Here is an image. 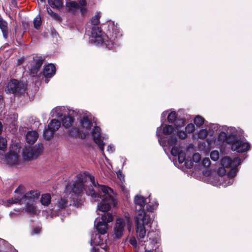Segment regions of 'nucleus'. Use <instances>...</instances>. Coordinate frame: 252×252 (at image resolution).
<instances>
[{"label": "nucleus", "mask_w": 252, "mask_h": 252, "mask_svg": "<svg viewBox=\"0 0 252 252\" xmlns=\"http://www.w3.org/2000/svg\"><path fill=\"white\" fill-rule=\"evenodd\" d=\"M65 190L70 198L81 196L85 190L87 195L91 196L92 200L98 202L97 209L101 212L109 210L111 205H115V200L110 194L113 190L99 185L95 182L94 177L88 172L77 175L72 184L66 186Z\"/></svg>", "instance_id": "obj_1"}, {"label": "nucleus", "mask_w": 252, "mask_h": 252, "mask_svg": "<svg viewBox=\"0 0 252 252\" xmlns=\"http://www.w3.org/2000/svg\"><path fill=\"white\" fill-rule=\"evenodd\" d=\"M23 186L20 185L14 191V197L7 200V206L12 204H25L23 210L30 214L36 212L35 201L40 196V192L37 190H32L25 192Z\"/></svg>", "instance_id": "obj_2"}, {"label": "nucleus", "mask_w": 252, "mask_h": 252, "mask_svg": "<svg viewBox=\"0 0 252 252\" xmlns=\"http://www.w3.org/2000/svg\"><path fill=\"white\" fill-rule=\"evenodd\" d=\"M134 203L137 208V213L135 217L136 232L138 239L144 241L145 233H146L145 225L151 226L152 219L150 215L147 214L143 209L146 204V199L141 195H136L134 198Z\"/></svg>", "instance_id": "obj_3"}, {"label": "nucleus", "mask_w": 252, "mask_h": 252, "mask_svg": "<svg viewBox=\"0 0 252 252\" xmlns=\"http://www.w3.org/2000/svg\"><path fill=\"white\" fill-rule=\"evenodd\" d=\"M109 33H107L106 38L103 37L101 39V42H98V43H104L106 47L109 49H113L120 45L119 39L121 37L122 34L117 26L113 25L112 31L109 29Z\"/></svg>", "instance_id": "obj_4"}, {"label": "nucleus", "mask_w": 252, "mask_h": 252, "mask_svg": "<svg viewBox=\"0 0 252 252\" xmlns=\"http://www.w3.org/2000/svg\"><path fill=\"white\" fill-rule=\"evenodd\" d=\"M43 150L42 144H37L33 147H25L23 150V156L26 160H31L36 158L41 154Z\"/></svg>", "instance_id": "obj_5"}, {"label": "nucleus", "mask_w": 252, "mask_h": 252, "mask_svg": "<svg viewBox=\"0 0 252 252\" xmlns=\"http://www.w3.org/2000/svg\"><path fill=\"white\" fill-rule=\"evenodd\" d=\"M108 210H107L108 211ZM104 212V214L101 215L102 221H98L96 225V228L99 234L104 235L107 233L108 229V222L113 221V216L111 213Z\"/></svg>", "instance_id": "obj_6"}, {"label": "nucleus", "mask_w": 252, "mask_h": 252, "mask_svg": "<svg viewBox=\"0 0 252 252\" xmlns=\"http://www.w3.org/2000/svg\"><path fill=\"white\" fill-rule=\"evenodd\" d=\"M25 86L23 83L16 79H12L6 85V93L21 94L24 93Z\"/></svg>", "instance_id": "obj_7"}, {"label": "nucleus", "mask_w": 252, "mask_h": 252, "mask_svg": "<svg viewBox=\"0 0 252 252\" xmlns=\"http://www.w3.org/2000/svg\"><path fill=\"white\" fill-rule=\"evenodd\" d=\"M238 132L236 133L234 139L232 140L231 145V149L232 151H236L238 153H243L248 150L250 147V144L244 141L241 138H239L237 136Z\"/></svg>", "instance_id": "obj_8"}, {"label": "nucleus", "mask_w": 252, "mask_h": 252, "mask_svg": "<svg viewBox=\"0 0 252 252\" xmlns=\"http://www.w3.org/2000/svg\"><path fill=\"white\" fill-rule=\"evenodd\" d=\"M91 133L94 141L98 145L100 150L102 152H103L104 143L103 140L104 139V137L101 136L100 128L97 126H94L93 129Z\"/></svg>", "instance_id": "obj_9"}, {"label": "nucleus", "mask_w": 252, "mask_h": 252, "mask_svg": "<svg viewBox=\"0 0 252 252\" xmlns=\"http://www.w3.org/2000/svg\"><path fill=\"white\" fill-rule=\"evenodd\" d=\"M228 130L229 132L227 131L228 133L224 131H221L220 133L218 135V139L219 141L225 142L229 144L232 143V140L234 139V136L236 133H237V130L234 127L230 128Z\"/></svg>", "instance_id": "obj_10"}, {"label": "nucleus", "mask_w": 252, "mask_h": 252, "mask_svg": "<svg viewBox=\"0 0 252 252\" xmlns=\"http://www.w3.org/2000/svg\"><path fill=\"white\" fill-rule=\"evenodd\" d=\"M241 163V159L238 157H236L232 159L229 157H225L221 159V164L223 168L237 167Z\"/></svg>", "instance_id": "obj_11"}, {"label": "nucleus", "mask_w": 252, "mask_h": 252, "mask_svg": "<svg viewBox=\"0 0 252 252\" xmlns=\"http://www.w3.org/2000/svg\"><path fill=\"white\" fill-rule=\"evenodd\" d=\"M125 226L126 222L125 220L121 218L117 219L114 229V235L115 238H120L122 237V236L124 235Z\"/></svg>", "instance_id": "obj_12"}, {"label": "nucleus", "mask_w": 252, "mask_h": 252, "mask_svg": "<svg viewBox=\"0 0 252 252\" xmlns=\"http://www.w3.org/2000/svg\"><path fill=\"white\" fill-rule=\"evenodd\" d=\"M18 155L14 152L10 151L5 157L4 161L9 165L16 164L18 162Z\"/></svg>", "instance_id": "obj_13"}, {"label": "nucleus", "mask_w": 252, "mask_h": 252, "mask_svg": "<svg viewBox=\"0 0 252 252\" xmlns=\"http://www.w3.org/2000/svg\"><path fill=\"white\" fill-rule=\"evenodd\" d=\"M137 236V235L136 234ZM146 235H145V236ZM137 237H138L137 236ZM149 238V240L151 241V243L152 246H155L156 244H157L159 240V236L157 232L154 231H151L148 232L147 235V237L146 238L145 240V237L143 239L144 241L140 240L137 238L138 240L140 242H145L146 241H148L147 238Z\"/></svg>", "instance_id": "obj_14"}, {"label": "nucleus", "mask_w": 252, "mask_h": 252, "mask_svg": "<svg viewBox=\"0 0 252 252\" xmlns=\"http://www.w3.org/2000/svg\"><path fill=\"white\" fill-rule=\"evenodd\" d=\"M68 206V201L66 199L62 197L59 198L52 208L54 211H60L65 209Z\"/></svg>", "instance_id": "obj_15"}, {"label": "nucleus", "mask_w": 252, "mask_h": 252, "mask_svg": "<svg viewBox=\"0 0 252 252\" xmlns=\"http://www.w3.org/2000/svg\"><path fill=\"white\" fill-rule=\"evenodd\" d=\"M101 30L98 26H92L91 27V34L93 38H94L95 39L94 40V42H96V40L98 42L99 41L101 42Z\"/></svg>", "instance_id": "obj_16"}, {"label": "nucleus", "mask_w": 252, "mask_h": 252, "mask_svg": "<svg viewBox=\"0 0 252 252\" xmlns=\"http://www.w3.org/2000/svg\"><path fill=\"white\" fill-rule=\"evenodd\" d=\"M56 72V67L53 64L46 65L43 70V75L46 78H51Z\"/></svg>", "instance_id": "obj_17"}, {"label": "nucleus", "mask_w": 252, "mask_h": 252, "mask_svg": "<svg viewBox=\"0 0 252 252\" xmlns=\"http://www.w3.org/2000/svg\"><path fill=\"white\" fill-rule=\"evenodd\" d=\"M0 29L5 39H7L8 35V28L7 22L3 20L0 15Z\"/></svg>", "instance_id": "obj_18"}, {"label": "nucleus", "mask_w": 252, "mask_h": 252, "mask_svg": "<svg viewBox=\"0 0 252 252\" xmlns=\"http://www.w3.org/2000/svg\"><path fill=\"white\" fill-rule=\"evenodd\" d=\"M38 137V133L35 131H29L26 135V141L29 144H33Z\"/></svg>", "instance_id": "obj_19"}, {"label": "nucleus", "mask_w": 252, "mask_h": 252, "mask_svg": "<svg viewBox=\"0 0 252 252\" xmlns=\"http://www.w3.org/2000/svg\"><path fill=\"white\" fill-rule=\"evenodd\" d=\"M69 135L75 137L80 138L81 139H84L86 137V134L84 133H82L78 128L72 127L68 131Z\"/></svg>", "instance_id": "obj_20"}, {"label": "nucleus", "mask_w": 252, "mask_h": 252, "mask_svg": "<svg viewBox=\"0 0 252 252\" xmlns=\"http://www.w3.org/2000/svg\"><path fill=\"white\" fill-rule=\"evenodd\" d=\"M80 123L81 126L83 128H85L87 130H89L92 126V122L89 118L87 117H83L80 120Z\"/></svg>", "instance_id": "obj_21"}, {"label": "nucleus", "mask_w": 252, "mask_h": 252, "mask_svg": "<svg viewBox=\"0 0 252 252\" xmlns=\"http://www.w3.org/2000/svg\"><path fill=\"white\" fill-rule=\"evenodd\" d=\"M74 118L73 117L70 116H64L62 120L63 125L66 128H68L71 126L74 122Z\"/></svg>", "instance_id": "obj_22"}, {"label": "nucleus", "mask_w": 252, "mask_h": 252, "mask_svg": "<svg viewBox=\"0 0 252 252\" xmlns=\"http://www.w3.org/2000/svg\"><path fill=\"white\" fill-rule=\"evenodd\" d=\"M61 126L60 122L57 119H53L48 126V127L54 132L57 131Z\"/></svg>", "instance_id": "obj_23"}, {"label": "nucleus", "mask_w": 252, "mask_h": 252, "mask_svg": "<svg viewBox=\"0 0 252 252\" xmlns=\"http://www.w3.org/2000/svg\"><path fill=\"white\" fill-rule=\"evenodd\" d=\"M65 4L67 10L73 13L75 12L79 8V4L74 1L66 2Z\"/></svg>", "instance_id": "obj_24"}, {"label": "nucleus", "mask_w": 252, "mask_h": 252, "mask_svg": "<svg viewBox=\"0 0 252 252\" xmlns=\"http://www.w3.org/2000/svg\"><path fill=\"white\" fill-rule=\"evenodd\" d=\"M51 201V195L49 193H45L42 195L40 198V202L42 205L48 206Z\"/></svg>", "instance_id": "obj_25"}, {"label": "nucleus", "mask_w": 252, "mask_h": 252, "mask_svg": "<svg viewBox=\"0 0 252 252\" xmlns=\"http://www.w3.org/2000/svg\"><path fill=\"white\" fill-rule=\"evenodd\" d=\"M70 198L73 201L72 206L77 208L81 206L84 202V199L81 198H79V197L72 196Z\"/></svg>", "instance_id": "obj_26"}, {"label": "nucleus", "mask_w": 252, "mask_h": 252, "mask_svg": "<svg viewBox=\"0 0 252 252\" xmlns=\"http://www.w3.org/2000/svg\"><path fill=\"white\" fill-rule=\"evenodd\" d=\"M34 60L35 61V63L33 65L39 69L43 64L44 58L41 56L36 57L35 58H34Z\"/></svg>", "instance_id": "obj_27"}, {"label": "nucleus", "mask_w": 252, "mask_h": 252, "mask_svg": "<svg viewBox=\"0 0 252 252\" xmlns=\"http://www.w3.org/2000/svg\"><path fill=\"white\" fill-rule=\"evenodd\" d=\"M204 123V119L200 116H197L194 119V124L198 127L202 126Z\"/></svg>", "instance_id": "obj_28"}, {"label": "nucleus", "mask_w": 252, "mask_h": 252, "mask_svg": "<svg viewBox=\"0 0 252 252\" xmlns=\"http://www.w3.org/2000/svg\"><path fill=\"white\" fill-rule=\"evenodd\" d=\"M174 130V127L171 125H166L163 128V133L164 135H168L172 134Z\"/></svg>", "instance_id": "obj_29"}, {"label": "nucleus", "mask_w": 252, "mask_h": 252, "mask_svg": "<svg viewBox=\"0 0 252 252\" xmlns=\"http://www.w3.org/2000/svg\"><path fill=\"white\" fill-rule=\"evenodd\" d=\"M54 133V131H52L51 129H45L43 131V136L46 140H49L53 136Z\"/></svg>", "instance_id": "obj_30"}, {"label": "nucleus", "mask_w": 252, "mask_h": 252, "mask_svg": "<svg viewBox=\"0 0 252 252\" xmlns=\"http://www.w3.org/2000/svg\"><path fill=\"white\" fill-rule=\"evenodd\" d=\"M47 11L48 14L50 15L53 19L57 21L61 20V18L59 15L57 13L54 12L50 7H47Z\"/></svg>", "instance_id": "obj_31"}, {"label": "nucleus", "mask_w": 252, "mask_h": 252, "mask_svg": "<svg viewBox=\"0 0 252 252\" xmlns=\"http://www.w3.org/2000/svg\"><path fill=\"white\" fill-rule=\"evenodd\" d=\"M177 114L175 111H172L170 112L167 117V120L169 123H173L176 120Z\"/></svg>", "instance_id": "obj_32"}, {"label": "nucleus", "mask_w": 252, "mask_h": 252, "mask_svg": "<svg viewBox=\"0 0 252 252\" xmlns=\"http://www.w3.org/2000/svg\"><path fill=\"white\" fill-rule=\"evenodd\" d=\"M177 156H178V160L180 163H182L186 161V155L185 151L182 150Z\"/></svg>", "instance_id": "obj_33"}, {"label": "nucleus", "mask_w": 252, "mask_h": 252, "mask_svg": "<svg viewBox=\"0 0 252 252\" xmlns=\"http://www.w3.org/2000/svg\"><path fill=\"white\" fill-rule=\"evenodd\" d=\"M175 128L178 131V135L179 137L181 139H185L187 137V132L180 130V126L176 125V124L175 125Z\"/></svg>", "instance_id": "obj_34"}, {"label": "nucleus", "mask_w": 252, "mask_h": 252, "mask_svg": "<svg viewBox=\"0 0 252 252\" xmlns=\"http://www.w3.org/2000/svg\"><path fill=\"white\" fill-rule=\"evenodd\" d=\"M231 169L230 171L228 173V175L227 177L229 178H232L234 179V177L236 175L238 169L237 167H230Z\"/></svg>", "instance_id": "obj_35"}, {"label": "nucleus", "mask_w": 252, "mask_h": 252, "mask_svg": "<svg viewBox=\"0 0 252 252\" xmlns=\"http://www.w3.org/2000/svg\"><path fill=\"white\" fill-rule=\"evenodd\" d=\"M182 150L180 147L173 146L171 150V154L173 156H177Z\"/></svg>", "instance_id": "obj_36"}, {"label": "nucleus", "mask_w": 252, "mask_h": 252, "mask_svg": "<svg viewBox=\"0 0 252 252\" xmlns=\"http://www.w3.org/2000/svg\"><path fill=\"white\" fill-rule=\"evenodd\" d=\"M177 138L175 135L170 136L167 140V144L166 145H173L176 143Z\"/></svg>", "instance_id": "obj_37"}, {"label": "nucleus", "mask_w": 252, "mask_h": 252, "mask_svg": "<svg viewBox=\"0 0 252 252\" xmlns=\"http://www.w3.org/2000/svg\"><path fill=\"white\" fill-rule=\"evenodd\" d=\"M158 206V203L157 202H155L154 204L152 203L148 204L146 206L147 211L149 212H152L157 209Z\"/></svg>", "instance_id": "obj_38"}, {"label": "nucleus", "mask_w": 252, "mask_h": 252, "mask_svg": "<svg viewBox=\"0 0 252 252\" xmlns=\"http://www.w3.org/2000/svg\"><path fill=\"white\" fill-rule=\"evenodd\" d=\"M7 146V140L5 138L0 137V150L4 151Z\"/></svg>", "instance_id": "obj_39"}, {"label": "nucleus", "mask_w": 252, "mask_h": 252, "mask_svg": "<svg viewBox=\"0 0 252 252\" xmlns=\"http://www.w3.org/2000/svg\"><path fill=\"white\" fill-rule=\"evenodd\" d=\"M41 18L38 15L33 20L34 27L35 29H38L41 25Z\"/></svg>", "instance_id": "obj_40"}, {"label": "nucleus", "mask_w": 252, "mask_h": 252, "mask_svg": "<svg viewBox=\"0 0 252 252\" xmlns=\"http://www.w3.org/2000/svg\"><path fill=\"white\" fill-rule=\"evenodd\" d=\"M208 134V133L206 129H202L200 130V131H199L198 133V136L200 139H204L206 138Z\"/></svg>", "instance_id": "obj_41"}, {"label": "nucleus", "mask_w": 252, "mask_h": 252, "mask_svg": "<svg viewBox=\"0 0 252 252\" xmlns=\"http://www.w3.org/2000/svg\"><path fill=\"white\" fill-rule=\"evenodd\" d=\"M220 157L219 153L217 151H213L211 152L210 157L212 160L217 161L219 159Z\"/></svg>", "instance_id": "obj_42"}, {"label": "nucleus", "mask_w": 252, "mask_h": 252, "mask_svg": "<svg viewBox=\"0 0 252 252\" xmlns=\"http://www.w3.org/2000/svg\"><path fill=\"white\" fill-rule=\"evenodd\" d=\"M39 69L34 65L32 66L30 69V75L32 77H35L37 76Z\"/></svg>", "instance_id": "obj_43"}, {"label": "nucleus", "mask_w": 252, "mask_h": 252, "mask_svg": "<svg viewBox=\"0 0 252 252\" xmlns=\"http://www.w3.org/2000/svg\"><path fill=\"white\" fill-rule=\"evenodd\" d=\"M194 126L192 124H188L185 127L186 132L189 133H192L194 130Z\"/></svg>", "instance_id": "obj_44"}, {"label": "nucleus", "mask_w": 252, "mask_h": 252, "mask_svg": "<svg viewBox=\"0 0 252 252\" xmlns=\"http://www.w3.org/2000/svg\"><path fill=\"white\" fill-rule=\"evenodd\" d=\"M91 23L93 26H97L99 23V17L95 15L91 19Z\"/></svg>", "instance_id": "obj_45"}, {"label": "nucleus", "mask_w": 252, "mask_h": 252, "mask_svg": "<svg viewBox=\"0 0 252 252\" xmlns=\"http://www.w3.org/2000/svg\"><path fill=\"white\" fill-rule=\"evenodd\" d=\"M211 161L209 158H204L202 161V165L204 167H208L210 166Z\"/></svg>", "instance_id": "obj_46"}, {"label": "nucleus", "mask_w": 252, "mask_h": 252, "mask_svg": "<svg viewBox=\"0 0 252 252\" xmlns=\"http://www.w3.org/2000/svg\"><path fill=\"white\" fill-rule=\"evenodd\" d=\"M201 159V156L200 155L199 153H195L192 156V160L193 162H199L200 160Z\"/></svg>", "instance_id": "obj_47"}, {"label": "nucleus", "mask_w": 252, "mask_h": 252, "mask_svg": "<svg viewBox=\"0 0 252 252\" xmlns=\"http://www.w3.org/2000/svg\"><path fill=\"white\" fill-rule=\"evenodd\" d=\"M54 8H60L63 6V2L61 0H54Z\"/></svg>", "instance_id": "obj_48"}, {"label": "nucleus", "mask_w": 252, "mask_h": 252, "mask_svg": "<svg viewBox=\"0 0 252 252\" xmlns=\"http://www.w3.org/2000/svg\"><path fill=\"white\" fill-rule=\"evenodd\" d=\"M225 181V184L226 186H229L231 185L233 182H234V179H232V178H229L228 177H226L224 179Z\"/></svg>", "instance_id": "obj_49"}, {"label": "nucleus", "mask_w": 252, "mask_h": 252, "mask_svg": "<svg viewBox=\"0 0 252 252\" xmlns=\"http://www.w3.org/2000/svg\"><path fill=\"white\" fill-rule=\"evenodd\" d=\"M185 165L187 168L190 169L192 167L193 163L190 160H186L185 161Z\"/></svg>", "instance_id": "obj_50"}, {"label": "nucleus", "mask_w": 252, "mask_h": 252, "mask_svg": "<svg viewBox=\"0 0 252 252\" xmlns=\"http://www.w3.org/2000/svg\"><path fill=\"white\" fill-rule=\"evenodd\" d=\"M130 244L133 246L136 247L137 246V241L135 238H132L129 240Z\"/></svg>", "instance_id": "obj_51"}, {"label": "nucleus", "mask_w": 252, "mask_h": 252, "mask_svg": "<svg viewBox=\"0 0 252 252\" xmlns=\"http://www.w3.org/2000/svg\"><path fill=\"white\" fill-rule=\"evenodd\" d=\"M78 2L81 7L86 6L87 5L86 0H78Z\"/></svg>", "instance_id": "obj_52"}, {"label": "nucleus", "mask_w": 252, "mask_h": 252, "mask_svg": "<svg viewBox=\"0 0 252 252\" xmlns=\"http://www.w3.org/2000/svg\"><path fill=\"white\" fill-rule=\"evenodd\" d=\"M162 125H161L160 126L158 127L157 129V131H156V135L158 137H159L160 136V132H161V126H162Z\"/></svg>", "instance_id": "obj_53"}, {"label": "nucleus", "mask_w": 252, "mask_h": 252, "mask_svg": "<svg viewBox=\"0 0 252 252\" xmlns=\"http://www.w3.org/2000/svg\"><path fill=\"white\" fill-rule=\"evenodd\" d=\"M224 168H220L219 169L218 172L219 175H221V176H223V175H224L225 170Z\"/></svg>", "instance_id": "obj_54"}, {"label": "nucleus", "mask_w": 252, "mask_h": 252, "mask_svg": "<svg viewBox=\"0 0 252 252\" xmlns=\"http://www.w3.org/2000/svg\"><path fill=\"white\" fill-rule=\"evenodd\" d=\"M107 151H108L110 153H112L115 151V147L113 146L109 145L107 147Z\"/></svg>", "instance_id": "obj_55"}, {"label": "nucleus", "mask_w": 252, "mask_h": 252, "mask_svg": "<svg viewBox=\"0 0 252 252\" xmlns=\"http://www.w3.org/2000/svg\"><path fill=\"white\" fill-rule=\"evenodd\" d=\"M85 7L86 6H83L80 7V12L82 14H84L87 11V9Z\"/></svg>", "instance_id": "obj_56"}, {"label": "nucleus", "mask_w": 252, "mask_h": 252, "mask_svg": "<svg viewBox=\"0 0 252 252\" xmlns=\"http://www.w3.org/2000/svg\"><path fill=\"white\" fill-rule=\"evenodd\" d=\"M49 4L53 8H54V0H48V1Z\"/></svg>", "instance_id": "obj_57"}, {"label": "nucleus", "mask_w": 252, "mask_h": 252, "mask_svg": "<svg viewBox=\"0 0 252 252\" xmlns=\"http://www.w3.org/2000/svg\"><path fill=\"white\" fill-rule=\"evenodd\" d=\"M91 252H98V249L93 247L91 250Z\"/></svg>", "instance_id": "obj_58"}, {"label": "nucleus", "mask_w": 252, "mask_h": 252, "mask_svg": "<svg viewBox=\"0 0 252 252\" xmlns=\"http://www.w3.org/2000/svg\"><path fill=\"white\" fill-rule=\"evenodd\" d=\"M167 111H164L163 112L162 114H161V117L163 118H165L166 116V114H167Z\"/></svg>", "instance_id": "obj_59"}, {"label": "nucleus", "mask_w": 252, "mask_h": 252, "mask_svg": "<svg viewBox=\"0 0 252 252\" xmlns=\"http://www.w3.org/2000/svg\"><path fill=\"white\" fill-rule=\"evenodd\" d=\"M3 102V97L1 95H0V104H1Z\"/></svg>", "instance_id": "obj_60"}, {"label": "nucleus", "mask_w": 252, "mask_h": 252, "mask_svg": "<svg viewBox=\"0 0 252 252\" xmlns=\"http://www.w3.org/2000/svg\"><path fill=\"white\" fill-rule=\"evenodd\" d=\"M179 121L180 123H181L183 126L184 125V120L183 119H181V120H179Z\"/></svg>", "instance_id": "obj_61"}, {"label": "nucleus", "mask_w": 252, "mask_h": 252, "mask_svg": "<svg viewBox=\"0 0 252 252\" xmlns=\"http://www.w3.org/2000/svg\"><path fill=\"white\" fill-rule=\"evenodd\" d=\"M144 249H145L144 252H153V251H152V250H146V247H145Z\"/></svg>", "instance_id": "obj_62"}, {"label": "nucleus", "mask_w": 252, "mask_h": 252, "mask_svg": "<svg viewBox=\"0 0 252 252\" xmlns=\"http://www.w3.org/2000/svg\"><path fill=\"white\" fill-rule=\"evenodd\" d=\"M40 1L41 2L44 3H45V2H46V0H40Z\"/></svg>", "instance_id": "obj_63"}, {"label": "nucleus", "mask_w": 252, "mask_h": 252, "mask_svg": "<svg viewBox=\"0 0 252 252\" xmlns=\"http://www.w3.org/2000/svg\"><path fill=\"white\" fill-rule=\"evenodd\" d=\"M34 231H35V233H38V229H34Z\"/></svg>", "instance_id": "obj_64"}]
</instances>
